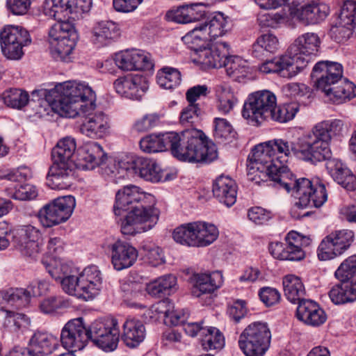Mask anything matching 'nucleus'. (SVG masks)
Wrapping results in <instances>:
<instances>
[{
	"instance_id": "nucleus-1",
	"label": "nucleus",
	"mask_w": 356,
	"mask_h": 356,
	"mask_svg": "<svg viewBox=\"0 0 356 356\" xmlns=\"http://www.w3.org/2000/svg\"><path fill=\"white\" fill-rule=\"evenodd\" d=\"M39 95L44 96L52 110L61 116H86L81 131L89 137L102 138L110 127L107 115L102 112L92 113L96 106V95L88 84L67 81L57 84L49 90L32 92L33 97Z\"/></svg>"
},
{
	"instance_id": "nucleus-2",
	"label": "nucleus",
	"mask_w": 356,
	"mask_h": 356,
	"mask_svg": "<svg viewBox=\"0 0 356 356\" xmlns=\"http://www.w3.org/2000/svg\"><path fill=\"white\" fill-rule=\"evenodd\" d=\"M298 111L295 103L277 104V97L270 90H259L250 94L245 101L241 114L247 122L255 127L272 120L280 123L292 120Z\"/></svg>"
},
{
	"instance_id": "nucleus-3",
	"label": "nucleus",
	"mask_w": 356,
	"mask_h": 356,
	"mask_svg": "<svg viewBox=\"0 0 356 356\" xmlns=\"http://www.w3.org/2000/svg\"><path fill=\"white\" fill-rule=\"evenodd\" d=\"M275 186L284 188L297 199L291 209V216L295 219L308 216L309 211H303L309 207H321L327 200L325 187L318 180L311 181L306 178L296 179L291 171H284L280 175Z\"/></svg>"
},
{
	"instance_id": "nucleus-4",
	"label": "nucleus",
	"mask_w": 356,
	"mask_h": 356,
	"mask_svg": "<svg viewBox=\"0 0 356 356\" xmlns=\"http://www.w3.org/2000/svg\"><path fill=\"white\" fill-rule=\"evenodd\" d=\"M248 179L256 184L269 179L277 183L280 177V167L276 162L275 155L268 141L256 145L248 156L247 164Z\"/></svg>"
},
{
	"instance_id": "nucleus-5",
	"label": "nucleus",
	"mask_w": 356,
	"mask_h": 356,
	"mask_svg": "<svg viewBox=\"0 0 356 356\" xmlns=\"http://www.w3.org/2000/svg\"><path fill=\"white\" fill-rule=\"evenodd\" d=\"M155 198L134 207L121 222V232L124 235H135L152 229L157 223L159 211L154 207Z\"/></svg>"
},
{
	"instance_id": "nucleus-6",
	"label": "nucleus",
	"mask_w": 356,
	"mask_h": 356,
	"mask_svg": "<svg viewBox=\"0 0 356 356\" xmlns=\"http://www.w3.org/2000/svg\"><path fill=\"white\" fill-rule=\"evenodd\" d=\"M270 339L267 323L254 322L240 334L238 346L245 356H264L270 347Z\"/></svg>"
},
{
	"instance_id": "nucleus-7",
	"label": "nucleus",
	"mask_w": 356,
	"mask_h": 356,
	"mask_svg": "<svg viewBox=\"0 0 356 356\" xmlns=\"http://www.w3.org/2000/svg\"><path fill=\"white\" fill-rule=\"evenodd\" d=\"M76 33L72 22L55 23L49 31V51L55 60H70Z\"/></svg>"
},
{
	"instance_id": "nucleus-8",
	"label": "nucleus",
	"mask_w": 356,
	"mask_h": 356,
	"mask_svg": "<svg viewBox=\"0 0 356 356\" xmlns=\"http://www.w3.org/2000/svg\"><path fill=\"white\" fill-rule=\"evenodd\" d=\"M87 330L89 339L104 351L113 352L117 349L120 330L116 318L106 317L97 319Z\"/></svg>"
},
{
	"instance_id": "nucleus-9",
	"label": "nucleus",
	"mask_w": 356,
	"mask_h": 356,
	"mask_svg": "<svg viewBox=\"0 0 356 356\" xmlns=\"http://www.w3.org/2000/svg\"><path fill=\"white\" fill-rule=\"evenodd\" d=\"M331 156L330 144L314 127L310 133L298 138V159L316 164L323 161H329Z\"/></svg>"
},
{
	"instance_id": "nucleus-10",
	"label": "nucleus",
	"mask_w": 356,
	"mask_h": 356,
	"mask_svg": "<svg viewBox=\"0 0 356 356\" xmlns=\"http://www.w3.org/2000/svg\"><path fill=\"white\" fill-rule=\"evenodd\" d=\"M76 206L72 195L58 197L43 206L37 217L44 227H51L67 221L72 216Z\"/></svg>"
},
{
	"instance_id": "nucleus-11",
	"label": "nucleus",
	"mask_w": 356,
	"mask_h": 356,
	"mask_svg": "<svg viewBox=\"0 0 356 356\" xmlns=\"http://www.w3.org/2000/svg\"><path fill=\"white\" fill-rule=\"evenodd\" d=\"M321 44V39L316 33L308 32L298 36L290 45L287 54L298 72L306 67L312 58L317 55Z\"/></svg>"
},
{
	"instance_id": "nucleus-12",
	"label": "nucleus",
	"mask_w": 356,
	"mask_h": 356,
	"mask_svg": "<svg viewBox=\"0 0 356 356\" xmlns=\"http://www.w3.org/2000/svg\"><path fill=\"white\" fill-rule=\"evenodd\" d=\"M202 131L190 129L189 140L186 152L179 156L188 163H211L218 157L216 145L207 140Z\"/></svg>"
},
{
	"instance_id": "nucleus-13",
	"label": "nucleus",
	"mask_w": 356,
	"mask_h": 356,
	"mask_svg": "<svg viewBox=\"0 0 356 356\" xmlns=\"http://www.w3.org/2000/svg\"><path fill=\"white\" fill-rule=\"evenodd\" d=\"M3 54L9 59L18 60L24 54L23 47L31 42L29 33L20 26L7 25L0 32Z\"/></svg>"
},
{
	"instance_id": "nucleus-14",
	"label": "nucleus",
	"mask_w": 356,
	"mask_h": 356,
	"mask_svg": "<svg viewBox=\"0 0 356 356\" xmlns=\"http://www.w3.org/2000/svg\"><path fill=\"white\" fill-rule=\"evenodd\" d=\"M311 76L316 79L317 90L329 98L342 78L343 67L337 62L319 61L314 65Z\"/></svg>"
},
{
	"instance_id": "nucleus-15",
	"label": "nucleus",
	"mask_w": 356,
	"mask_h": 356,
	"mask_svg": "<svg viewBox=\"0 0 356 356\" xmlns=\"http://www.w3.org/2000/svg\"><path fill=\"white\" fill-rule=\"evenodd\" d=\"M354 239L351 230L335 231L325 236L317 249V256L321 261L332 259L341 255L348 249Z\"/></svg>"
},
{
	"instance_id": "nucleus-16",
	"label": "nucleus",
	"mask_w": 356,
	"mask_h": 356,
	"mask_svg": "<svg viewBox=\"0 0 356 356\" xmlns=\"http://www.w3.org/2000/svg\"><path fill=\"white\" fill-rule=\"evenodd\" d=\"M308 240L299 233L292 231L286 236V244L272 242L269 245V251L274 258L280 260L300 261L305 256L301 246L303 241Z\"/></svg>"
},
{
	"instance_id": "nucleus-17",
	"label": "nucleus",
	"mask_w": 356,
	"mask_h": 356,
	"mask_svg": "<svg viewBox=\"0 0 356 356\" xmlns=\"http://www.w3.org/2000/svg\"><path fill=\"white\" fill-rule=\"evenodd\" d=\"M119 168L124 170H132L133 172L145 181L159 182L166 180L163 178V171L159 164L153 159L139 156L131 161L123 159L118 161Z\"/></svg>"
},
{
	"instance_id": "nucleus-18",
	"label": "nucleus",
	"mask_w": 356,
	"mask_h": 356,
	"mask_svg": "<svg viewBox=\"0 0 356 356\" xmlns=\"http://www.w3.org/2000/svg\"><path fill=\"white\" fill-rule=\"evenodd\" d=\"M88 330L81 317L70 320L61 330L60 341L71 352L82 350L88 341Z\"/></svg>"
},
{
	"instance_id": "nucleus-19",
	"label": "nucleus",
	"mask_w": 356,
	"mask_h": 356,
	"mask_svg": "<svg viewBox=\"0 0 356 356\" xmlns=\"http://www.w3.org/2000/svg\"><path fill=\"white\" fill-rule=\"evenodd\" d=\"M40 229L33 225L22 226L13 235V245L23 256L36 259L41 250Z\"/></svg>"
},
{
	"instance_id": "nucleus-20",
	"label": "nucleus",
	"mask_w": 356,
	"mask_h": 356,
	"mask_svg": "<svg viewBox=\"0 0 356 356\" xmlns=\"http://www.w3.org/2000/svg\"><path fill=\"white\" fill-rule=\"evenodd\" d=\"M355 26L356 2L346 1L341 7L337 24L330 31V35L337 42H345L353 34Z\"/></svg>"
},
{
	"instance_id": "nucleus-21",
	"label": "nucleus",
	"mask_w": 356,
	"mask_h": 356,
	"mask_svg": "<svg viewBox=\"0 0 356 356\" xmlns=\"http://www.w3.org/2000/svg\"><path fill=\"white\" fill-rule=\"evenodd\" d=\"M152 195L144 192L135 185H128L120 189L115 195V203L113 207L115 215H120L121 211L131 210L134 207L152 200Z\"/></svg>"
},
{
	"instance_id": "nucleus-22",
	"label": "nucleus",
	"mask_w": 356,
	"mask_h": 356,
	"mask_svg": "<svg viewBox=\"0 0 356 356\" xmlns=\"http://www.w3.org/2000/svg\"><path fill=\"white\" fill-rule=\"evenodd\" d=\"M117 66L126 71L150 70L154 63L150 54L138 49L126 50L115 55Z\"/></svg>"
},
{
	"instance_id": "nucleus-23",
	"label": "nucleus",
	"mask_w": 356,
	"mask_h": 356,
	"mask_svg": "<svg viewBox=\"0 0 356 356\" xmlns=\"http://www.w3.org/2000/svg\"><path fill=\"white\" fill-rule=\"evenodd\" d=\"M77 168L75 163L54 162L47 175V185L54 190H65L70 188L75 177Z\"/></svg>"
},
{
	"instance_id": "nucleus-24",
	"label": "nucleus",
	"mask_w": 356,
	"mask_h": 356,
	"mask_svg": "<svg viewBox=\"0 0 356 356\" xmlns=\"http://www.w3.org/2000/svg\"><path fill=\"white\" fill-rule=\"evenodd\" d=\"M111 264L116 270L132 266L137 260L138 250L131 244L117 241L110 245Z\"/></svg>"
},
{
	"instance_id": "nucleus-25",
	"label": "nucleus",
	"mask_w": 356,
	"mask_h": 356,
	"mask_svg": "<svg viewBox=\"0 0 356 356\" xmlns=\"http://www.w3.org/2000/svg\"><path fill=\"white\" fill-rule=\"evenodd\" d=\"M116 92L131 99H140L148 89L147 82L139 75H128L118 79L114 82Z\"/></svg>"
},
{
	"instance_id": "nucleus-26",
	"label": "nucleus",
	"mask_w": 356,
	"mask_h": 356,
	"mask_svg": "<svg viewBox=\"0 0 356 356\" xmlns=\"http://www.w3.org/2000/svg\"><path fill=\"white\" fill-rule=\"evenodd\" d=\"M105 156L102 147L97 143H86L78 149L76 167L86 170H93L104 163Z\"/></svg>"
},
{
	"instance_id": "nucleus-27",
	"label": "nucleus",
	"mask_w": 356,
	"mask_h": 356,
	"mask_svg": "<svg viewBox=\"0 0 356 356\" xmlns=\"http://www.w3.org/2000/svg\"><path fill=\"white\" fill-rule=\"evenodd\" d=\"M120 35L119 25L111 20L96 23L90 32V41L97 47H103L111 44Z\"/></svg>"
},
{
	"instance_id": "nucleus-28",
	"label": "nucleus",
	"mask_w": 356,
	"mask_h": 356,
	"mask_svg": "<svg viewBox=\"0 0 356 356\" xmlns=\"http://www.w3.org/2000/svg\"><path fill=\"white\" fill-rule=\"evenodd\" d=\"M229 54V46L226 42H218L211 47L204 48L198 51L195 60L209 67L220 68L225 65Z\"/></svg>"
},
{
	"instance_id": "nucleus-29",
	"label": "nucleus",
	"mask_w": 356,
	"mask_h": 356,
	"mask_svg": "<svg viewBox=\"0 0 356 356\" xmlns=\"http://www.w3.org/2000/svg\"><path fill=\"white\" fill-rule=\"evenodd\" d=\"M59 346V339L46 332H35L29 340L28 353L31 356H47Z\"/></svg>"
},
{
	"instance_id": "nucleus-30",
	"label": "nucleus",
	"mask_w": 356,
	"mask_h": 356,
	"mask_svg": "<svg viewBox=\"0 0 356 356\" xmlns=\"http://www.w3.org/2000/svg\"><path fill=\"white\" fill-rule=\"evenodd\" d=\"M297 318L304 323L313 327L323 324L327 319L324 310L314 301L302 300L296 309Z\"/></svg>"
},
{
	"instance_id": "nucleus-31",
	"label": "nucleus",
	"mask_w": 356,
	"mask_h": 356,
	"mask_svg": "<svg viewBox=\"0 0 356 356\" xmlns=\"http://www.w3.org/2000/svg\"><path fill=\"white\" fill-rule=\"evenodd\" d=\"M212 191L214 197L227 207L234 205L236 201L237 186L228 176L217 177L213 184Z\"/></svg>"
},
{
	"instance_id": "nucleus-32",
	"label": "nucleus",
	"mask_w": 356,
	"mask_h": 356,
	"mask_svg": "<svg viewBox=\"0 0 356 356\" xmlns=\"http://www.w3.org/2000/svg\"><path fill=\"white\" fill-rule=\"evenodd\" d=\"M222 282V276L218 271L195 274L193 277L192 295L200 298L204 294H211L220 287Z\"/></svg>"
},
{
	"instance_id": "nucleus-33",
	"label": "nucleus",
	"mask_w": 356,
	"mask_h": 356,
	"mask_svg": "<svg viewBox=\"0 0 356 356\" xmlns=\"http://www.w3.org/2000/svg\"><path fill=\"white\" fill-rule=\"evenodd\" d=\"M259 70L264 74L277 73L286 78H291L299 72L287 53L279 58L264 62L259 67Z\"/></svg>"
},
{
	"instance_id": "nucleus-34",
	"label": "nucleus",
	"mask_w": 356,
	"mask_h": 356,
	"mask_svg": "<svg viewBox=\"0 0 356 356\" xmlns=\"http://www.w3.org/2000/svg\"><path fill=\"white\" fill-rule=\"evenodd\" d=\"M268 142L273 147L276 162L281 169L279 176L284 174V171H290L286 164L293 156H296L298 142L296 143L286 138H275Z\"/></svg>"
},
{
	"instance_id": "nucleus-35",
	"label": "nucleus",
	"mask_w": 356,
	"mask_h": 356,
	"mask_svg": "<svg viewBox=\"0 0 356 356\" xmlns=\"http://www.w3.org/2000/svg\"><path fill=\"white\" fill-rule=\"evenodd\" d=\"M82 289L84 291V300H91L99 294L102 288L100 271L96 266H90L79 273Z\"/></svg>"
},
{
	"instance_id": "nucleus-36",
	"label": "nucleus",
	"mask_w": 356,
	"mask_h": 356,
	"mask_svg": "<svg viewBox=\"0 0 356 356\" xmlns=\"http://www.w3.org/2000/svg\"><path fill=\"white\" fill-rule=\"evenodd\" d=\"M329 11V7L324 3L307 4L298 8L294 17L305 25L315 24L324 20Z\"/></svg>"
},
{
	"instance_id": "nucleus-37",
	"label": "nucleus",
	"mask_w": 356,
	"mask_h": 356,
	"mask_svg": "<svg viewBox=\"0 0 356 356\" xmlns=\"http://www.w3.org/2000/svg\"><path fill=\"white\" fill-rule=\"evenodd\" d=\"M327 169L339 185L348 191H354L356 188V177L352 172L340 161L331 159L327 162Z\"/></svg>"
},
{
	"instance_id": "nucleus-38",
	"label": "nucleus",
	"mask_w": 356,
	"mask_h": 356,
	"mask_svg": "<svg viewBox=\"0 0 356 356\" xmlns=\"http://www.w3.org/2000/svg\"><path fill=\"white\" fill-rule=\"evenodd\" d=\"M146 334L143 323L137 319H127L122 325V340L129 348L138 346L145 339Z\"/></svg>"
},
{
	"instance_id": "nucleus-39",
	"label": "nucleus",
	"mask_w": 356,
	"mask_h": 356,
	"mask_svg": "<svg viewBox=\"0 0 356 356\" xmlns=\"http://www.w3.org/2000/svg\"><path fill=\"white\" fill-rule=\"evenodd\" d=\"M151 311L163 315L165 321H170L172 325H184L188 316L187 312L175 310L174 305L169 299L159 301L152 307Z\"/></svg>"
},
{
	"instance_id": "nucleus-40",
	"label": "nucleus",
	"mask_w": 356,
	"mask_h": 356,
	"mask_svg": "<svg viewBox=\"0 0 356 356\" xmlns=\"http://www.w3.org/2000/svg\"><path fill=\"white\" fill-rule=\"evenodd\" d=\"M217 108L223 114L229 113L238 103V98L231 86L225 83L218 84L214 88Z\"/></svg>"
},
{
	"instance_id": "nucleus-41",
	"label": "nucleus",
	"mask_w": 356,
	"mask_h": 356,
	"mask_svg": "<svg viewBox=\"0 0 356 356\" xmlns=\"http://www.w3.org/2000/svg\"><path fill=\"white\" fill-rule=\"evenodd\" d=\"M70 10L68 0H45L43 4L44 15L57 20L56 23L70 22Z\"/></svg>"
},
{
	"instance_id": "nucleus-42",
	"label": "nucleus",
	"mask_w": 356,
	"mask_h": 356,
	"mask_svg": "<svg viewBox=\"0 0 356 356\" xmlns=\"http://www.w3.org/2000/svg\"><path fill=\"white\" fill-rule=\"evenodd\" d=\"M76 149L74 138L65 137L60 140L51 152L52 160L57 163H75L74 154Z\"/></svg>"
},
{
	"instance_id": "nucleus-43",
	"label": "nucleus",
	"mask_w": 356,
	"mask_h": 356,
	"mask_svg": "<svg viewBox=\"0 0 356 356\" xmlns=\"http://www.w3.org/2000/svg\"><path fill=\"white\" fill-rule=\"evenodd\" d=\"M284 292L286 298L292 303L299 304L305 295V286L301 279L295 275H287L284 277Z\"/></svg>"
},
{
	"instance_id": "nucleus-44",
	"label": "nucleus",
	"mask_w": 356,
	"mask_h": 356,
	"mask_svg": "<svg viewBox=\"0 0 356 356\" xmlns=\"http://www.w3.org/2000/svg\"><path fill=\"white\" fill-rule=\"evenodd\" d=\"M201 25L211 40L218 37L222 36L230 29V22L228 17L221 13L210 16Z\"/></svg>"
},
{
	"instance_id": "nucleus-45",
	"label": "nucleus",
	"mask_w": 356,
	"mask_h": 356,
	"mask_svg": "<svg viewBox=\"0 0 356 356\" xmlns=\"http://www.w3.org/2000/svg\"><path fill=\"white\" fill-rule=\"evenodd\" d=\"M280 48L277 37L271 33H264L252 44V54L256 58H261L266 53L274 54Z\"/></svg>"
},
{
	"instance_id": "nucleus-46",
	"label": "nucleus",
	"mask_w": 356,
	"mask_h": 356,
	"mask_svg": "<svg viewBox=\"0 0 356 356\" xmlns=\"http://www.w3.org/2000/svg\"><path fill=\"white\" fill-rule=\"evenodd\" d=\"M70 300L61 295L50 296L42 299L38 305L39 311L45 315L55 316L60 310L70 307Z\"/></svg>"
},
{
	"instance_id": "nucleus-47",
	"label": "nucleus",
	"mask_w": 356,
	"mask_h": 356,
	"mask_svg": "<svg viewBox=\"0 0 356 356\" xmlns=\"http://www.w3.org/2000/svg\"><path fill=\"white\" fill-rule=\"evenodd\" d=\"M340 284L334 285L329 291V297L335 305L345 304L356 300V293H354L349 280H339Z\"/></svg>"
},
{
	"instance_id": "nucleus-48",
	"label": "nucleus",
	"mask_w": 356,
	"mask_h": 356,
	"mask_svg": "<svg viewBox=\"0 0 356 356\" xmlns=\"http://www.w3.org/2000/svg\"><path fill=\"white\" fill-rule=\"evenodd\" d=\"M177 284V278L169 274L159 277L147 286L148 293L152 296L160 297L161 295L170 294Z\"/></svg>"
},
{
	"instance_id": "nucleus-49",
	"label": "nucleus",
	"mask_w": 356,
	"mask_h": 356,
	"mask_svg": "<svg viewBox=\"0 0 356 356\" xmlns=\"http://www.w3.org/2000/svg\"><path fill=\"white\" fill-rule=\"evenodd\" d=\"M201 344L206 350H220L225 346V337L218 328L207 327L202 330Z\"/></svg>"
},
{
	"instance_id": "nucleus-50",
	"label": "nucleus",
	"mask_w": 356,
	"mask_h": 356,
	"mask_svg": "<svg viewBox=\"0 0 356 356\" xmlns=\"http://www.w3.org/2000/svg\"><path fill=\"white\" fill-rule=\"evenodd\" d=\"M190 129L185 130L179 134L176 132H169L168 142V149L171 151L172 154L181 161H184L179 156L180 154L186 152V147L188 146L189 140Z\"/></svg>"
},
{
	"instance_id": "nucleus-51",
	"label": "nucleus",
	"mask_w": 356,
	"mask_h": 356,
	"mask_svg": "<svg viewBox=\"0 0 356 356\" xmlns=\"http://www.w3.org/2000/svg\"><path fill=\"white\" fill-rule=\"evenodd\" d=\"M183 39L189 47L196 52L197 55H198L199 51L207 48L209 42L211 41L201 24L188 33Z\"/></svg>"
},
{
	"instance_id": "nucleus-52",
	"label": "nucleus",
	"mask_w": 356,
	"mask_h": 356,
	"mask_svg": "<svg viewBox=\"0 0 356 356\" xmlns=\"http://www.w3.org/2000/svg\"><path fill=\"white\" fill-rule=\"evenodd\" d=\"M169 138V132L159 135H149L140 140L141 150L146 153H155L168 149L167 140Z\"/></svg>"
},
{
	"instance_id": "nucleus-53",
	"label": "nucleus",
	"mask_w": 356,
	"mask_h": 356,
	"mask_svg": "<svg viewBox=\"0 0 356 356\" xmlns=\"http://www.w3.org/2000/svg\"><path fill=\"white\" fill-rule=\"evenodd\" d=\"M328 99L333 103L340 104L346 99L356 97V86L346 79H341Z\"/></svg>"
},
{
	"instance_id": "nucleus-54",
	"label": "nucleus",
	"mask_w": 356,
	"mask_h": 356,
	"mask_svg": "<svg viewBox=\"0 0 356 356\" xmlns=\"http://www.w3.org/2000/svg\"><path fill=\"white\" fill-rule=\"evenodd\" d=\"M158 84L165 89H172L178 86L181 81L180 72L173 67H164L156 74Z\"/></svg>"
},
{
	"instance_id": "nucleus-55",
	"label": "nucleus",
	"mask_w": 356,
	"mask_h": 356,
	"mask_svg": "<svg viewBox=\"0 0 356 356\" xmlns=\"http://www.w3.org/2000/svg\"><path fill=\"white\" fill-rule=\"evenodd\" d=\"M29 96L27 92L19 88H10L2 94L4 104L11 108L21 109L29 102Z\"/></svg>"
},
{
	"instance_id": "nucleus-56",
	"label": "nucleus",
	"mask_w": 356,
	"mask_h": 356,
	"mask_svg": "<svg viewBox=\"0 0 356 356\" xmlns=\"http://www.w3.org/2000/svg\"><path fill=\"white\" fill-rule=\"evenodd\" d=\"M80 276L78 270L74 268L69 275L60 281V285L63 291L70 295L79 298L84 299V291L80 282Z\"/></svg>"
},
{
	"instance_id": "nucleus-57",
	"label": "nucleus",
	"mask_w": 356,
	"mask_h": 356,
	"mask_svg": "<svg viewBox=\"0 0 356 356\" xmlns=\"http://www.w3.org/2000/svg\"><path fill=\"white\" fill-rule=\"evenodd\" d=\"M222 67L225 68L228 76L235 78L245 76L248 72L246 61L238 56H227Z\"/></svg>"
},
{
	"instance_id": "nucleus-58",
	"label": "nucleus",
	"mask_w": 356,
	"mask_h": 356,
	"mask_svg": "<svg viewBox=\"0 0 356 356\" xmlns=\"http://www.w3.org/2000/svg\"><path fill=\"white\" fill-rule=\"evenodd\" d=\"M5 312L4 325L11 331L17 332L28 327L31 323L29 317L23 313L10 310H5Z\"/></svg>"
},
{
	"instance_id": "nucleus-59",
	"label": "nucleus",
	"mask_w": 356,
	"mask_h": 356,
	"mask_svg": "<svg viewBox=\"0 0 356 356\" xmlns=\"http://www.w3.org/2000/svg\"><path fill=\"white\" fill-rule=\"evenodd\" d=\"M343 122L341 120L323 121L317 124L314 128L330 144L332 138V134H339L343 129Z\"/></svg>"
},
{
	"instance_id": "nucleus-60",
	"label": "nucleus",
	"mask_w": 356,
	"mask_h": 356,
	"mask_svg": "<svg viewBox=\"0 0 356 356\" xmlns=\"http://www.w3.org/2000/svg\"><path fill=\"white\" fill-rule=\"evenodd\" d=\"M8 305L18 309L27 307L31 298L26 288H10L6 290Z\"/></svg>"
},
{
	"instance_id": "nucleus-61",
	"label": "nucleus",
	"mask_w": 356,
	"mask_h": 356,
	"mask_svg": "<svg viewBox=\"0 0 356 356\" xmlns=\"http://www.w3.org/2000/svg\"><path fill=\"white\" fill-rule=\"evenodd\" d=\"M356 275V254L345 259L334 273L339 280H350Z\"/></svg>"
},
{
	"instance_id": "nucleus-62",
	"label": "nucleus",
	"mask_w": 356,
	"mask_h": 356,
	"mask_svg": "<svg viewBox=\"0 0 356 356\" xmlns=\"http://www.w3.org/2000/svg\"><path fill=\"white\" fill-rule=\"evenodd\" d=\"M214 124V137L218 143H223L232 137V127L226 119L215 118Z\"/></svg>"
},
{
	"instance_id": "nucleus-63",
	"label": "nucleus",
	"mask_w": 356,
	"mask_h": 356,
	"mask_svg": "<svg viewBox=\"0 0 356 356\" xmlns=\"http://www.w3.org/2000/svg\"><path fill=\"white\" fill-rule=\"evenodd\" d=\"M201 109L197 104H189L180 113L179 122L183 126H192L198 120Z\"/></svg>"
},
{
	"instance_id": "nucleus-64",
	"label": "nucleus",
	"mask_w": 356,
	"mask_h": 356,
	"mask_svg": "<svg viewBox=\"0 0 356 356\" xmlns=\"http://www.w3.org/2000/svg\"><path fill=\"white\" fill-rule=\"evenodd\" d=\"M46 269L50 276L56 280H59L60 282L66 277L67 275L72 273V270L74 268L72 267L69 264L63 262H57L54 261V262L48 264L46 266Z\"/></svg>"
}]
</instances>
